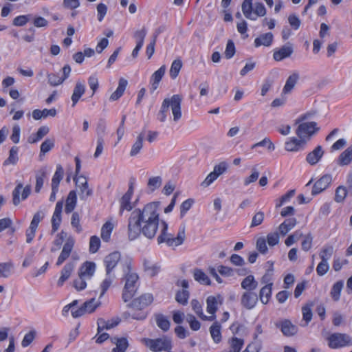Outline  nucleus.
Segmentation results:
<instances>
[{"instance_id":"nucleus-1","label":"nucleus","mask_w":352,"mask_h":352,"mask_svg":"<svg viewBox=\"0 0 352 352\" xmlns=\"http://www.w3.org/2000/svg\"><path fill=\"white\" fill-rule=\"evenodd\" d=\"M160 201H153L131 212L127 226L129 240L136 239L141 234L149 239L155 237L160 223Z\"/></svg>"},{"instance_id":"nucleus-2","label":"nucleus","mask_w":352,"mask_h":352,"mask_svg":"<svg viewBox=\"0 0 352 352\" xmlns=\"http://www.w3.org/2000/svg\"><path fill=\"white\" fill-rule=\"evenodd\" d=\"M182 97L181 95H173L171 98H165L162 102L161 110L158 113V120L163 122L166 119V113L170 107L173 115V120L177 122L182 117L181 103Z\"/></svg>"},{"instance_id":"nucleus-3","label":"nucleus","mask_w":352,"mask_h":352,"mask_svg":"<svg viewBox=\"0 0 352 352\" xmlns=\"http://www.w3.org/2000/svg\"><path fill=\"white\" fill-rule=\"evenodd\" d=\"M131 261L125 262L124 272L125 274V285L122 292V299L124 302L129 301L135 295L137 290V283L139 276L136 273L131 272Z\"/></svg>"},{"instance_id":"nucleus-4","label":"nucleus","mask_w":352,"mask_h":352,"mask_svg":"<svg viewBox=\"0 0 352 352\" xmlns=\"http://www.w3.org/2000/svg\"><path fill=\"white\" fill-rule=\"evenodd\" d=\"M161 223L162 228L160 236L157 237V243L159 244L165 242L168 246H178L183 243L186 238L184 228L179 230L176 237H173L170 234L167 232V223L164 221H162Z\"/></svg>"},{"instance_id":"nucleus-5","label":"nucleus","mask_w":352,"mask_h":352,"mask_svg":"<svg viewBox=\"0 0 352 352\" xmlns=\"http://www.w3.org/2000/svg\"><path fill=\"white\" fill-rule=\"evenodd\" d=\"M253 0H243L241 10L245 18L252 21H256L258 17L266 14V8L261 2H256L253 9Z\"/></svg>"},{"instance_id":"nucleus-6","label":"nucleus","mask_w":352,"mask_h":352,"mask_svg":"<svg viewBox=\"0 0 352 352\" xmlns=\"http://www.w3.org/2000/svg\"><path fill=\"white\" fill-rule=\"evenodd\" d=\"M323 336L327 341L329 347L331 349H339L352 344V338L346 333H326Z\"/></svg>"},{"instance_id":"nucleus-7","label":"nucleus","mask_w":352,"mask_h":352,"mask_svg":"<svg viewBox=\"0 0 352 352\" xmlns=\"http://www.w3.org/2000/svg\"><path fill=\"white\" fill-rule=\"evenodd\" d=\"M144 343L151 351L154 352L168 351L172 349L171 340L167 336L157 339H144Z\"/></svg>"},{"instance_id":"nucleus-8","label":"nucleus","mask_w":352,"mask_h":352,"mask_svg":"<svg viewBox=\"0 0 352 352\" xmlns=\"http://www.w3.org/2000/svg\"><path fill=\"white\" fill-rule=\"evenodd\" d=\"M316 125L315 122L299 123L296 133L299 138L306 140L307 142L312 135L319 130Z\"/></svg>"},{"instance_id":"nucleus-9","label":"nucleus","mask_w":352,"mask_h":352,"mask_svg":"<svg viewBox=\"0 0 352 352\" xmlns=\"http://www.w3.org/2000/svg\"><path fill=\"white\" fill-rule=\"evenodd\" d=\"M71 73V67L69 65H65L60 72L51 73L48 75V81L51 85L57 86L60 85L67 79Z\"/></svg>"},{"instance_id":"nucleus-10","label":"nucleus","mask_w":352,"mask_h":352,"mask_svg":"<svg viewBox=\"0 0 352 352\" xmlns=\"http://www.w3.org/2000/svg\"><path fill=\"white\" fill-rule=\"evenodd\" d=\"M293 52V45L290 43H288L274 50L273 58L274 60L279 62L290 57Z\"/></svg>"},{"instance_id":"nucleus-11","label":"nucleus","mask_w":352,"mask_h":352,"mask_svg":"<svg viewBox=\"0 0 352 352\" xmlns=\"http://www.w3.org/2000/svg\"><path fill=\"white\" fill-rule=\"evenodd\" d=\"M99 306V303L96 302L95 298L86 301L83 305L77 310L72 311V314L74 318H78L85 313H92Z\"/></svg>"},{"instance_id":"nucleus-12","label":"nucleus","mask_w":352,"mask_h":352,"mask_svg":"<svg viewBox=\"0 0 352 352\" xmlns=\"http://www.w3.org/2000/svg\"><path fill=\"white\" fill-rule=\"evenodd\" d=\"M23 189V192L21 193V199L22 200L26 199L30 195L32 190V187L30 185H27L23 188V186L21 183H19L12 192V202L14 206H17L20 203L19 195L21 193V190Z\"/></svg>"},{"instance_id":"nucleus-13","label":"nucleus","mask_w":352,"mask_h":352,"mask_svg":"<svg viewBox=\"0 0 352 352\" xmlns=\"http://www.w3.org/2000/svg\"><path fill=\"white\" fill-rule=\"evenodd\" d=\"M258 299L256 293L253 291H246L241 296V304L245 309H252L256 306Z\"/></svg>"},{"instance_id":"nucleus-14","label":"nucleus","mask_w":352,"mask_h":352,"mask_svg":"<svg viewBox=\"0 0 352 352\" xmlns=\"http://www.w3.org/2000/svg\"><path fill=\"white\" fill-rule=\"evenodd\" d=\"M121 254L119 252H113L105 256L104 264L106 270V275L111 274L113 270L120 261Z\"/></svg>"},{"instance_id":"nucleus-15","label":"nucleus","mask_w":352,"mask_h":352,"mask_svg":"<svg viewBox=\"0 0 352 352\" xmlns=\"http://www.w3.org/2000/svg\"><path fill=\"white\" fill-rule=\"evenodd\" d=\"M133 193V184H131L126 192L120 199V214L122 215L124 210L130 211L133 209V206L131 201Z\"/></svg>"},{"instance_id":"nucleus-16","label":"nucleus","mask_w":352,"mask_h":352,"mask_svg":"<svg viewBox=\"0 0 352 352\" xmlns=\"http://www.w3.org/2000/svg\"><path fill=\"white\" fill-rule=\"evenodd\" d=\"M153 297L151 294H144L138 298H135L131 303L134 309L142 310L152 303Z\"/></svg>"},{"instance_id":"nucleus-17","label":"nucleus","mask_w":352,"mask_h":352,"mask_svg":"<svg viewBox=\"0 0 352 352\" xmlns=\"http://www.w3.org/2000/svg\"><path fill=\"white\" fill-rule=\"evenodd\" d=\"M276 326L280 329L281 332L285 336H294L298 331V327L293 324L290 320L287 319L277 322Z\"/></svg>"},{"instance_id":"nucleus-18","label":"nucleus","mask_w":352,"mask_h":352,"mask_svg":"<svg viewBox=\"0 0 352 352\" xmlns=\"http://www.w3.org/2000/svg\"><path fill=\"white\" fill-rule=\"evenodd\" d=\"M331 176L330 175H324L319 179L314 185L312 189V195L319 194L325 190L331 182Z\"/></svg>"},{"instance_id":"nucleus-19","label":"nucleus","mask_w":352,"mask_h":352,"mask_svg":"<svg viewBox=\"0 0 352 352\" xmlns=\"http://www.w3.org/2000/svg\"><path fill=\"white\" fill-rule=\"evenodd\" d=\"M74 241L72 238L67 239V241L63 245V250L59 255L56 265H60L70 255L74 248Z\"/></svg>"},{"instance_id":"nucleus-20","label":"nucleus","mask_w":352,"mask_h":352,"mask_svg":"<svg viewBox=\"0 0 352 352\" xmlns=\"http://www.w3.org/2000/svg\"><path fill=\"white\" fill-rule=\"evenodd\" d=\"M324 154V151L321 146H318L311 152L309 153L306 157V161L310 165L316 164L321 159Z\"/></svg>"},{"instance_id":"nucleus-21","label":"nucleus","mask_w":352,"mask_h":352,"mask_svg":"<svg viewBox=\"0 0 352 352\" xmlns=\"http://www.w3.org/2000/svg\"><path fill=\"white\" fill-rule=\"evenodd\" d=\"M274 36L271 32L261 34L254 39V45L258 47L261 45L269 47L272 45Z\"/></svg>"},{"instance_id":"nucleus-22","label":"nucleus","mask_w":352,"mask_h":352,"mask_svg":"<svg viewBox=\"0 0 352 352\" xmlns=\"http://www.w3.org/2000/svg\"><path fill=\"white\" fill-rule=\"evenodd\" d=\"M95 269L96 264L94 262L86 261L80 267L78 276L91 278L95 272Z\"/></svg>"},{"instance_id":"nucleus-23","label":"nucleus","mask_w":352,"mask_h":352,"mask_svg":"<svg viewBox=\"0 0 352 352\" xmlns=\"http://www.w3.org/2000/svg\"><path fill=\"white\" fill-rule=\"evenodd\" d=\"M297 221L294 217L285 219L279 226L278 231L282 236L286 235L296 225Z\"/></svg>"},{"instance_id":"nucleus-24","label":"nucleus","mask_w":352,"mask_h":352,"mask_svg":"<svg viewBox=\"0 0 352 352\" xmlns=\"http://www.w3.org/2000/svg\"><path fill=\"white\" fill-rule=\"evenodd\" d=\"M306 144V140L297 139L296 138H292L289 142L285 143V149L287 151H297L301 147H302Z\"/></svg>"},{"instance_id":"nucleus-25","label":"nucleus","mask_w":352,"mask_h":352,"mask_svg":"<svg viewBox=\"0 0 352 352\" xmlns=\"http://www.w3.org/2000/svg\"><path fill=\"white\" fill-rule=\"evenodd\" d=\"M74 269V263L69 262L67 263L61 271V275L58 280V285L62 286L63 283L69 278L72 272Z\"/></svg>"},{"instance_id":"nucleus-26","label":"nucleus","mask_w":352,"mask_h":352,"mask_svg":"<svg viewBox=\"0 0 352 352\" xmlns=\"http://www.w3.org/2000/svg\"><path fill=\"white\" fill-rule=\"evenodd\" d=\"M145 136V131H142L137 137L136 141L132 145L130 151V155L134 157L137 155L143 147V140Z\"/></svg>"},{"instance_id":"nucleus-27","label":"nucleus","mask_w":352,"mask_h":352,"mask_svg":"<svg viewBox=\"0 0 352 352\" xmlns=\"http://www.w3.org/2000/svg\"><path fill=\"white\" fill-rule=\"evenodd\" d=\"M191 306H192L193 311L202 320H214L215 319L216 316H206L204 314V313L202 311V306L197 300H196V299L192 300Z\"/></svg>"},{"instance_id":"nucleus-28","label":"nucleus","mask_w":352,"mask_h":352,"mask_svg":"<svg viewBox=\"0 0 352 352\" xmlns=\"http://www.w3.org/2000/svg\"><path fill=\"white\" fill-rule=\"evenodd\" d=\"M47 175V168L46 166L41 167L36 173V185L35 192L38 193L43 187L44 183V179Z\"/></svg>"},{"instance_id":"nucleus-29","label":"nucleus","mask_w":352,"mask_h":352,"mask_svg":"<svg viewBox=\"0 0 352 352\" xmlns=\"http://www.w3.org/2000/svg\"><path fill=\"white\" fill-rule=\"evenodd\" d=\"M50 131V129L47 126H41L35 134H32L28 139V142L30 144H34L41 140Z\"/></svg>"},{"instance_id":"nucleus-30","label":"nucleus","mask_w":352,"mask_h":352,"mask_svg":"<svg viewBox=\"0 0 352 352\" xmlns=\"http://www.w3.org/2000/svg\"><path fill=\"white\" fill-rule=\"evenodd\" d=\"M155 319L157 327L163 331H168L170 329V322L168 318L162 314H155Z\"/></svg>"},{"instance_id":"nucleus-31","label":"nucleus","mask_w":352,"mask_h":352,"mask_svg":"<svg viewBox=\"0 0 352 352\" xmlns=\"http://www.w3.org/2000/svg\"><path fill=\"white\" fill-rule=\"evenodd\" d=\"M76 193L75 190H71L66 199L65 211L67 214L72 212L76 205Z\"/></svg>"},{"instance_id":"nucleus-32","label":"nucleus","mask_w":352,"mask_h":352,"mask_svg":"<svg viewBox=\"0 0 352 352\" xmlns=\"http://www.w3.org/2000/svg\"><path fill=\"white\" fill-rule=\"evenodd\" d=\"M352 161V146L348 147L339 156L338 164L340 166H346Z\"/></svg>"},{"instance_id":"nucleus-33","label":"nucleus","mask_w":352,"mask_h":352,"mask_svg":"<svg viewBox=\"0 0 352 352\" xmlns=\"http://www.w3.org/2000/svg\"><path fill=\"white\" fill-rule=\"evenodd\" d=\"M241 286L247 291H254L258 286V282L252 275H249L242 280Z\"/></svg>"},{"instance_id":"nucleus-34","label":"nucleus","mask_w":352,"mask_h":352,"mask_svg":"<svg viewBox=\"0 0 352 352\" xmlns=\"http://www.w3.org/2000/svg\"><path fill=\"white\" fill-rule=\"evenodd\" d=\"M272 284L265 285L263 287L259 292V299L261 302L266 305L272 296Z\"/></svg>"},{"instance_id":"nucleus-35","label":"nucleus","mask_w":352,"mask_h":352,"mask_svg":"<svg viewBox=\"0 0 352 352\" xmlns=\"http://www.w3.org/2000/svg\"><path fill=\"white\" fill-rule=\"evenodd\" d=\"M166 72V66H161L157 71H155L151 77L150 82L153 88H157L162 77Z\"/></svg>"},{"instance_id":"nucleus-36","label":"nucleus","mask_w":352,"mask_h":352,"mask_svg":"<svg viewBox=\"0 0 352 352\" xmlns=\"http://www.w3.org/2000/svg\"><path fill=\"white\" fill-rule=\"evenodd\" d=\"M160 268L157 263H154L151 260L145 259L144 261V270L150 276H155L158 273Z\"/></svg>"},{"instance_id":"nucleus-37","label":"nucleus","mask_w":352,"mask_h":352,"mask_svg":"<svg viewBox=\"0 0 352 352\" xmlns=\"http://www.w3.org/2000/svg\"><path fill=\"white\" fill-rule=\"evenodd\" d=\"M78 195L81 200H87L88 197L92 196L93 190L89 187L87 181H85V183L82 185H78Z\"/></svg>"},{"instance_id":"nucleus-38","label":"nucleus","mask_w":352,"mask_h":352,"mask_svg":"<svg viewBox=\"0 0 352 352\" xmlns=\"http://www.w3.org/2000/svg\"><path fill=\"white\" fill-rule=\"evenodd\" d=\"M313 306L314 303L310 302H307L302 307V320L305 321V324H302V326H307L311 320L313 316L311 308Z\"/></svg>"},{"instance_id":"nucleus-39","label":"nucleus","mask_w":352,"mask_h":352,"mask_svg":"<svg viewBox=\"0 0 352 352\" xmlns=\"http://www.w3.org/2000/svg\"><path fill=\"white\" fill-rule=\"evenodd\" d=\"M195 280L200 284L210 285V280L209 277L200 269H195L193 272Z\"/></svg>"},{"instance_id":"nucleus-40","label":"nucleus","mask_w":352,"mask_h":352,"mask_svg":"<svg viewBox=\"0 0 352 352\" xmlns=\"http://www.w3.org/2000/svg\"><path fill=\"white\" fill-rule=\"evenodd\" d=\"M210 335L215 343H219L221 340V324L218 322H214L210 327Z\"/></svg>"},{"instance_id":"nucleus-41","label":"nucleus","mask_w":352,"mask_h":352,"mask_svg":"<svg viewBox=\"0 0 352 352\" xmlns=\"http://www.w3.org/2000/svg\"><path fill=\"white\" fill-rule=\"evenodd\" d=\"M64 175V170L60 164L56 166V172L52 179V187L58 188Z\"/></svg>"},{"instance_id":"nucleus-42","label":"nucleus","mask_w":352,"mask_h":352,"mask_svg":"<svg viewBox=\"0 0 352 352\" xmlns=\"http://www.w3.org/2000/svg\"><path fill=\"white\" fill-rule=\"evenodd\" d=\"M113 229V225L109 221L106 222L101 228V238L105 242L110 239L111 234Z\"/></svg>"},{"instance_id":"nucleus-43","label":"nucleus","mask_w":352,"mask_h":352,"mask_svg":"<svg viewBox=\"0 0 352 352\" xmlns=\"http://www.w3.org/2000/svg\"><path fill=\"white\" fill-rule=\"evenodd\" d=\"M19 148L16 146H12L9 152V157L3 162V165L16 164L19 160L18 157Z\"/></svg>"},{"instance_id":"nucleus-44","label":"nucleus","mask_w":352,"mask_h":352,"mask_svg":"<svg viewBox=\"0 0 352 352\" xmlns=\"http://www.w3.org/2000/svg\"><path fill=\"white\" fill-rule=\"evenodd\" d=\"M344 286L342 280L337 281L332 287L331 296L335 301H338L340 297V293Z\"/></svg>"},{"instance_id":"nucleus-45","label":"nucleus","mask_w":352,"mask_h":352,"mask_svg":"<svg viewBox=\"0 0 352 352\" xmlns=\"http://www.w3.org/2000/svg\"><path fill=\"white\" fill-rule=\"evenodd\" d=\"M182 67V63L180 59H176L173 60L170 69V76L171 78L175 79L178 76Z\"/></svg>"},{"instance_id":"nucleus-46","label":"nucleus","mask_w":352,"mask_h":352,"mask_svg":"<svg viewBox=\"0 0 352 352\" xmlns=\"http://www.w3.org/2000/svg\"><path fill=\"white\" fill-rule=\"evenodd\" d=\"M207 302V311L212 316H215V312L217 310V299L214 296H209L206 300Z\"/></svg>"},{"instance_id":"nucleus-47","label":"nucleus","mask_w":352,"mask_h":352,"mask_svg":"<svg viewBox=\"0 0 352 352\" xmlns=\"http://www.w3.org/2000/svg\"><path fill=\"white\" fill-rule=\"evenodd\" d=\"M189 292L186 289H182L181 291H178L176 294L175 300L179 304L185 305L188 302V300L189 298Z\"/></svg>"},{"instance_id":"nucleus-48","label":"nucleus","mask_w":352,"mask_h":352,"mask_svg":"<svg viewBox=\"0 0 352 352\" xmlns=\"http://www.w3.org/2000/svg\"><path fill=\"white\" fill-rule=\"evenodd\" d=\"M243 343V339L232 338L230 341V349L229 350L231 352H239Z\"/></svg>"},{"instance_id":"nucleus-49","label":"nucleus","mask_w":352,"mask_h":352,"mask_svg":"<svg viewBox=\"0 0 352 352\" xmlns=\"http://www.w3.org/2000/svg\"><path fill=\"white\" fill-rule=\"evenodd\" d=\"M162 179L161 177H153L148 179L147 186L151 192H153L162 185Z\"/></svg>"},{"instance_id":"nucleus-50","label":"nucleus","mask_w":352,"mask_h":352,"mask_svg":"<svg viewBox=\"0 0 352 352\" xmlns=\"http://www.w3.org/2000/svg\"><path fill=\"white\" fill-rule=\"evenodd\" d=\"M260 175V173L258 170L257 166H254L252 168V173L249 177H247L244 179V185L248 186L251 183L255 182Z\"/></svg>"},{"instance_id":"nucleus-51","label":"nucleus","mask_w":352,"mask_h":352,"mask_svg":"<svg viewBox=\"0 0 352 352\" xmlns=\"http://www.w3.org/2000/svg\"><path fill=\"white\" fill-rule=\"evenodd\" d=\"M267 264L271 265V269H268L266 271L265 274L261 278V281L263 284H266V285L272 284L273 285V283H272V278L273 276V271H274V268H273L274 263L272 261H267Z\"/></svg>"},{"instance_id":"nucleus-52","label":"nucleus","mask_w":352,"mask_h":352,"mask_svg":"<svg viewBox=\"0 0 352 352\" xmlns=\"http://www.w3.org/2000/svg\"><path fill=\"white\" fill-rule=\"evenodd\" d=\"M31 14L17 16L13 19L12 24L18 27L23 26L31 19Z\"/></svg>"},{"instance_id":"nucleus-53","label":"nucleus","mask_w":352,"mask_h":352,"mask_svg":"<svg viewBox=\"0 0 352 352\" xmlns=\"http://www.w3.org/2000/svg\"><path fill=\"white\" fill-rule=\"evenodd\" d=\"M258 146H266L268 149V151H272L275 149L274 144L272 143V142L268 138H265L261 142H258L257 143H255L252 146V149L256 148Z\"/></svg>"},{"instance_id":"nucleus-54","label":"nucleus","mask_w":352,"mask_h":352,"mask_svg":"<svg viewBox=\"0 0 352 352\" xmlns=\"http://www.w3.org/2000/svg\"><path fill=\"white\" fill-rule=\"evenodd\" d=\"M288 23L294 30H298L301 25V21L295 14H291L288 16Z\"/></svg>"},{"instance_id":"nucleus-55","label":"nucleus","mask_w":352,"mask_h":352,"mask_svg":"<svg viewBox=\"0 0 352 352\" xmlns=\"http://www.w3.org/2000/svg\"><path fill=\"white\" fill-rule=\"evenodd\" d=\"M236 52V48L234 42L232 40H228L227 42L226 50L224 52L225 57L227 59L232 58Z\"/></svg>"},{"instance_id":"nucleus-56","label":"nucleus","mask_w":352,"mask_h":352,"mask_svg":"<svg viewBox=\"0 0 352 352\" xmlns=\"http://www.w3.org/2000/svg\"><path fill=\"white\" fill-rule=\"evenodd\" d=\"M13 265L11 263H0V276L3 278L8 277L11 274V270Z\"/></svg>"},{"instance_id":"nucleus-57","label":"nucleus","mask_w":352,"mask_h":352,"mask_svg":"<svg viewBox=\"0 0 352 352\" xmlns=\"http://www.w3.org/2000/svg\"><path fill=\"white\" fill-rule=\"evenodd\" d=\"M347 195V190L344 186H338L335 194V201L338 203L342 202Z\"/></svg>"},{"instance_id":"nucleus-58","label":"nucleus","mask_w":352,"mask_h":352,"mask_svg":"<svg viewBox=\"0 0 352 352\" xmlns=\"http://www.w3.org/2000/svg\"><path fill=\"white\" fill-rule=\"evenodd\" d=\"M129 346V342L126 338H120V341L112 349V352H125Z\"/></svg>"},{"instance_id":"nucleus-59","label":"nucleus","mask_w":352,"mask_h":352,"mask_svg":"<svg viewBox=\"0 0 352 352\" xmlns=\"http://www.w3.org/2000/svg\"><path fill=\"white\" fill-rule=\"evenodd\" d=\"M333 253V248L331 245L325 246L320 252V258L321 261H323V258L326 259V262L331 258Z\"/></svg>"},{"instance_id":"nucleus-60","label":"nucleus","mask_w":352,"mask_h":352,"mask_svg":"<svg viewBox=\"0 0 352 352\" xmlns=\"http://www.w3.org/2000/svg\"><path fill=\"white\" fill-rule=\"evenodd\" d=\"M299 80V74L298 72H294L287 79L286 83L283 88H294Z\"/></svg>"},{"instance_id":"nucleus-61","label":"nucleus","mask_w":352,"mask_h":352,"mask_svg":"<svg viewBox=\"0 0 352 352\" xmlns=\"http://www.w3.org/2000/svg\"><path fill=\"white\" fill-rule=\"evenodd\" d=\"M100 246V240L96 236H92L89 241V252L91 253H96Z\"/></svg>"},{"instance_id":"nucleus-62","label":"nucleus","mask_w":352,"mask_h":352,"mask_svg":"<svg viewBox=\"0 0 352 352\" xmlns=\"http://www.w3.org/2000/svg\"><path fill=\"white\" fill-rule=\"evenodd\" d=\"M265 214L263 212L259 211L256 212L252 217L250 228H254L261 225L264 220Z\"/></svg>"},{"instance_id":"nucleus-63","label":"nucleus","mask_w":352,"mask_h":352,"mask_svg":"<svg viewBox=\"0 0 352 352\" xmlns=\"http://www.w3.org/2000/svg\"><path fill=\"white\" fill-rule=\"evenodd\" d=\"M36 331L32 330L29 333L25 335L22 342L21 345L23 347H27L29 346L34 340L36 336Z\"/></svg>"},{"instance_id":"nucleus-64","label":"nucleus","mask_w":352,"mask_h":352,"mask_svg":"<svg viewBox=\"0 0 352 352\" xmlns=\"http://www.w3.org/2000/svg\"><path fill=\"white\" fill-rule=\"evenodd\" d=\"M54 146V140L46 139L41 145V154L45 155Z\"/></svg>"}]
</instances>
